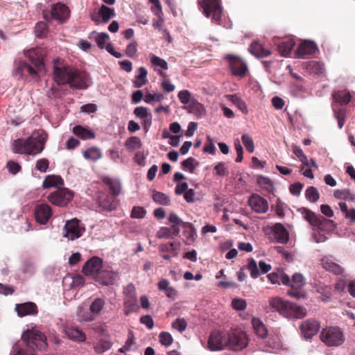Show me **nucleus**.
Wrapping results in <instances>:
<instances>
[{"mask_svg":"<svg viewBox=\"0 0 355 355\" xmlns=\"http://www.w3.org/2000/svg\"><path fill=\"white\" fill-rule=\"evenodd\" d=\"M24 55L31 62V66L22 60L15 62L14 73L19 78H23L27 75L32 79L37 80L40 74L46 73L44 58L46 55V51L42 47H37L24 51Z\"/></svg>","mask_w":355,"mask_h":355,"instance_id":"f257e3e1","label":"nucleus"},{"mask_svg":"<svg viewBox=\"0 0 355 355\" xmlns=\"http://www.w3.org/2000/svg\"><path fill=\"white\" fill-rule=\"evenodd\" d=\"M46 137L43 130L34 132L26 139H18L13 142L15 153L36 155L44 150Z\"/></svg>","mask_w":355,"mask_h":355,"instance_id":"f03ea898","label":"nucleus"},{"mask_svg":"<svg viewBox=\"0 0 355 355\" xmlns=\"http://www.w3.org/2000/svg\"><path fill=\"white\" fill-rule=\"evenodd\" d=\"M302 214L306 220L313 227L318 228L313 235L315 241L316 243L324 242L327 238L324 234H321L319 230H324V227L328 225H333V220L326 219L322 216L316 215L314 212L308 209H304Z\"/></svg>","mask_w":355,"mask_h":355,"instance_id":"7ed1b4c3","label":"nucleus"},{"mask_svg":"<svg viewBox=\"0 0 355 355\" xmlns=\"http://www.w3.org/2000/svg\"><path fill=\"white\" fill-rule=\"evenodd\" d=\"M321 340L329 347L341 345L345 341V336L338 327H329L322 330L320 335Z\"/></svg>","mask_w":355,"mask_h":355,"instance_id":"20e7f679","label":"nucleus"},{"mask_svg":"<svg viewBox=\"0 0 355 355\" xmlns=\"http://www.w3.org/2000/svg\"><path fill=\"white\" fill-rule=\"evenodd\" d=\"M22 339L31 349L42 350L47 347L45 336L37 330H27L22 334Z\"/></svg>","mask_w":355,"mask_h":355,"instance_id":"39448f33","label":"nucleus"},{"mask_svg":"<svg viewBox=\"0 0 355 355\" xmlns=\"http://www.w3.org/2000/svg\"><path fill=\"white\" fill-rule=\"evenodd\" d=\"M53 67L55 82L59 85L68 84L71 78L73 68L63 65L62 60L59 58L54 60Z\"/></svg>","mask_w":355,"mask_h":355,"instance_id":"423d86ee","label":"nucleus"},{"mask_svg":"<svg viewBox=\"0 0 355 355\" xmlns=\"http://www.w3.org/2000/svg\"><path fill=\"white\" fill-rule=\"evenodd\" d=\"M199 4L207 17L211 16V20L219 24L223 10L218 0H202Z\"/></svg>","mask_w":355,"mask_h":355,"instance_id":"0eeeda50","label":"nucleus"},{"mask_svg":"<svg viewBox=\"0 0 355 355\" xmlns=\"http://www.w3.org/2000/svg\"><path fill=\"white\" fill-rule=\"evenodd\" d=\"M227 347L233 351H241L248 344L246 334L242 331H233L227 334Z\"/></svg>","mask_w":355,"mask_h":355,"instance_id":"6e6552de","label":"nucleus"},{"mask_svg":"<svg viewBox=\"0 0 355 355\" xmlns=\"http://www.w3.org/2000/svg\"><path fill=\"white\" fill-rule=\"evenodd\" d=\"M83 224L76 218L67 220L63 229V236L69 240H75L85 232Z\"/></svg>","mask_w":355,"mask_h":355,"instance_id":"1a4fd4ad","label":"nucleus"},{"mask_svg":"<svg viewBox=\"0 0 355 355\" xmlns=\"http://www.w3.org/2000/svg\"><path fill=\"white\" fill-rule=\"evenodd\" d=\"M227 334L224 332L215 330L211 332L207 342V346L211 351H219L227 347Z\"/></svg>","mask_w":355,"mask_h":355,"instance_id":"9d476101","label":"nucleus"},{"mask_svg":"<svg viewBox=\"0 0 355 355\" xmlns=\"http://www.w3.org/2000/svg\"><path fill=\"white\" fill-rule=\"evenodd\" d=\"M225 59L228 61L232 74L239 78L245 76L248 71L246 63L239 56L232 54L226 55Z\"/></svg>","mask_w":355,"mask_h":355,"instance_id":"9b49d317","label":"nucleus"},{"mask_svg":"<svg viewBox=\"0 0 355 355\" xmlns=\"http://www.w3.org/2000/svg\"><path fill=\"white\" fill-rule=\"evenodd\" d=\"M73 198V193L67 189H58L51 193L49 197V200L58 206H64L67 205Z\"/></svg>","mask_w":355,"mask_h":355,"instance_id":"f8f14e48","label":"nucleus"},{"mask_svg":"<svg viewBox=\"0 0 355 355\" xmlns=\"http://www.w3.org/2000/svg\"><path fill=\"white\" fill-rule=\"evenodd\" d=\"M269 304L272 308L284 317L289 318L291 316V310L293 307V302L284 300L279 297H273L270 300Z\"/></svg>","mask_w":355,"mask_h":355,"instance_id":"ddd939ff","label":"nucleus"},{"mask_svg":"<svg viewBox=\"0 0 355 355\" xmlns=\"http://www.w3.org/2000/svg\"><path fill=\"white\" fill-rule=\"evenodd\" d=\"M102 260L96 257H94L88 260L83 266L82 271L87 276H96L97 279L98 273L102 270Z\"/></svg>","mask_w":355,"mask_h":355,"instance_id":"4468645a","label":"nucleus"},{"mask_svg":"<svg viewBox=\"0 0 355 355\" xmlns=\"http://www.w3.org/2000/svg\"><path fill=\"white\" fill-rule=\"evenodd\" d=\"M320 324L318 321L309 319L302 322L300 329L302 336L306 338H311L315 336L320 329Z\"/></svg>","mask_w":355,"mask_h":355,"instance_id":"2eb2a0df","label":"nucleus"},{"mask_svg":"<svg viewBox=\"0 0 355 355\" xmlns=\"http://www.w3.org/2000/svg\"><path fill=\"white\" fill-rule=\"evenodd\" d=\"M168 222L171 227H163L157 233V237L171 238L175 236L178 232V215L175 213H171L168 217Z\"/></svg>","mask_w":355,"mask_h":355,"instance_id":"dca6fc26","label":"nucleus"},{"mask_svg":"<svg viewBox=\"0 0 355 355\" xmlns=\"http://www.w3.org/2000/svg\"><path fill=\"white\" fill-rule=\"evenodd\" d=\"M180 227L182 232V241L187 245H191L196 240V232L195 228L189 223H185L179 218V232Z\"/></svg>","mask_w":355,"mask_h":355,"instance_id":"f3484780","label":"nucleus"},{"mask_svg":"<svg viewBox=\"0 0 355 355\" xmlns=\"http://www.w3.org/2000/svg\"><path fill=\"white\" fill-rule=\"evenodd\" d=\"M70 10L69 8L61 3L52 6L51 10V17L59 23L64 22L69 17Z\"/></svg>","mask_w":355,"mask_h":355,"instance_id":"a211bd4d","label":"nucleus"},{"mask_svg":"<svg viewBox=\"0 0 355 355\" xmlns=\"http://www.w3.org/2000/svg\"><path fill=\"white\" fill-rule=\"evenodd\" d=\"M88 76L83 71H79L73 69L71 78L69 82V85L71 87L77 89H86L88 87Z\"/></svg>","mask_w":355,"mask_h":355,"instance_id":"6ab92c4d","label":"nucleus"},{"mask_svg":"<svg viewBox=\"0 0 355 355\" xmlns=\"http://www.w3.org/2000/svg\"><path fill=\"white\" fill-rule=\"evenodd\" d=\"M252 209L259 214H264L268 210V201L258 194H252L248 200Z\"/></svg>","mask_w":355,"mask_h":355,"instance_id":"aec40b11","label":"nucleus"},{"mask_svg":"<svg viewBox=\"0 0 355 355\" xmlns=\"http://www.w3.org/2000/svg\"><path fill=\"white\" fill-rule=\"evenodd\" d=\"M317 51V45L313 42L305 40L297 47L295 54L298 58H305L307 55L315 53Z\"/></svg>","mask_w":355,"mask_h":355,"instance_id":"412c9836","label":"nucleus"},{"mask_svg":"<svg viewBox=\"0 0 355 355\" xmlns=\"http://www.w3.org/2000/svg\"><path fill=\"white\" fill-rule=\"evenodd\" d=\"M182 109L187 110L188 113L195 115L197 118L202 117L205 112L204 106L194 97L189 100L188 103H184Z\"/></svg>","mask_w":355,"mask_h":355,"instance_id":"4be33fe9","label":"nucleus"},{"mask_svg":"<svg viewBox=\"0 0 355 355\" xmlns=\"http://www.w3.org/2000/svg\"><path fill=\"white\" fill-rule=\"evenodd\" d=\"M52 214L51 207L48 205L42 204L37 207L35 211L36 220L40 224H45Z\"/></svg>","mask_w":355,"mask_h":355,"instance_id":"5701e85b","label":"nucleus"},{"mask_svg":"<svg viewBox=\"0 0 355 355\" xmlns=\"http://www.w3.org/2000/svg\"><path fill=\"white\" fill-rule=\"evenodd\" d=\"M15 311L19 316L23 317L27 315L36 314L37 313V308L33 302H26L16 304Z\"/></svg>","mask_w":355,"mask_h":355,"instance_id":"b1692460","label":"nucleus"},{"mask_svg":"<svg viewBox=\"0 0 355 355\" xmlns=\"http://www.w3.org/2000/svg\"><path fill=\"white\" fill-rule=\"evenodd\" d=\"M275 238L279 243H286L289 239L288 230L282 223H276L272 228Z\"/></svg>","mask_w":355,"mask_h":355,"instance_id":"393cba45","label":"nucleus"},{"mask_svg":"<svg viewBox=\"0 0 355 355\" xmlns=\"http://www.w3.org/2000/svg\"><path fill=\"white\" fill-rule=\"evenodd\" d=\"M322 266L325 270L332 272L336 275H342L344 272V269L339 264L328 257H324L322 259Z\"/></svg>","mask_w":355,"mask_h":355,"instance_id":"a878e982","label":"nucleus"},{"mask_svg":"<svg viewBox=\"0 0 355 355\" xmlns=\"http://www.w3.org/2000/svg\"><path fill=\"white\" fill-rule=\"evenodd\" d=\"M117 277V273L114 271L107 269H103L98 273V277L96 279L101 281L104 285H110L114 284Z\"/></svg>","mask_w":355,"mask_h":355,"instance_id":"bb28decb","label":"nucleus"},{"mask_svg":"<svg viewBox=\"0 0 355 355\" xmlns=\"http://www.w3.org/2000/svg\"><path fill=\"white\" fill-rule=\"evenodd\" d=\"M268 278L272 284H282L286 286L290 285L291 280L289 277L283 272L279 271L278 272H272L268 275Z\"/></svg>","mask_w":355,"mask_h":355,"instance_id":"cd10ccee","label":"nucleus"},{"mask_svg":"<svg viewBox=\"0 0 355 355\" xmlns=\"http://www.w3.org/2000/svg\"><path fill=\"white\" fill-rule=\"evenodd\" d=\"M249 51L257 58H266L271 54L270 50L257 42L251 44Z\"/></svg>","mask_w":355,"mask_h":355,"instance_id":"c85d7f7f","label":"nucleus"},{"mask_svg":"<svg viewBox=\"0 0 355 355\" xmlns=\"http://www.w3.org/2000/svg\"><path fill=\"white\" fill-rule=\"evenodd\" d=\"M134 114L137 117L144 119L146 129L151 125L152 115L146 107L143 106L137 107L134 110Z\"/></svg>","mask_w":355,"mask_h":355,"instance_id":"c756f323","label":"nucleus"},{"mask_svg":"<svg viewBox=\"0 0 355 355\" xmlns=\"http://www.w3.org/2000/svg\"><path fill=\"white\" fill-rule=\"evenodd\" d=\"M332 97L335 103L342 105H347L352 99V96L347 90H338L334 92Z\"/></svg>","mask_w":355,"mask_h":355,"instance_id":"7c9ffc66","label":"nucleus"},{"mask_svg":"<svg viewBox=\"0 0 355 355\" xmlns=\"http://www.w3.org/2000/svg\"><path fill=\"white\" fill-rule=\"evenodd\" d=\"M295 44V42L292 38H288L282 40L277 44L278 51L282 55L287 56L290 53Z\"/></svg>","mask_w":355,"mask_h":355,"instance_id":"2f4dec72","label":"nucleus"},{"mask_svg":"<svg viewBox=\"0 0 355 355\" xmlns=\"http://www.w3.org/2000/svg\"><path fill=\"white\" fill-rule=\"evenodd\" d=\"M83 155L87 160L96 162L102 157V152L98 147H91L83 150Z\"/></svg>","mask_w":355,"mask_h":355,"instance_id":"473e14b6","label":"nucleus"},{"mask_svg":"<svg viewBox=\"0 0 355 355\" xmlns=\"http://www.w3.org/2000/svg\"><path fill=\"white\" fill-rule=\"evenodd\" d=\"M77 318L80 322H92L96 319V316L89 309L87 310L81 306L78 308Z\"/></svg>","mask_w":355,"mask_h":355,"instance_id":"72a5a7b5","label":"nucleus"},{"mask_svg":"<svg viewBox=\"0 0 355 355\" xmlns=\"http://www.w3.org/2000/svg\"><path fill=\"white\" fill-rule=\"evenodd\" d=\"M65 334L70 339L77 342H84L85 340V334L78 328L68 327L65 329Z\"/></svg>","mask_w":355,"mask_h":355,"instance_id":"f704fd0d","label":"nucleus"},{"mask_svg":"<svg viewBox=\"0 0 355 355\" xmlns=\"http://www.w3.org/2000/svg\"><path fill=\"white\" fill-rule=\"evenodd\" d=\"M147 74L148 71L145 67H141L138 69V74L135 76L134 80L135 87L139 88L147 84Z\"/></svg>","mask_w":355,"mask_h":355,"instance_id":"c9c22d12","label":"nucleus"},{"mask_svg":"<svg viewBox=\"0 0 355 355\" xmlns=\"http://www.w3.org/2000/svg\"><path fill=\"white\" fill-rule=\"evenodd\" d=\"M252 324L254 332L259 337L264 338L267 336L268 331L263 323L259 318H253L252 320Z\"/></svg>","mask_w":355,"mask_h":355,"instance_id":"e433bc0d","label":"nucleus"},{"mask_svg":"<svg viewBox=\"0 0 355 355\" xmlns=\"http://www.w3.org/2000/svg\"><path fill=\"white\" fill-rule=\"evenodd\" d=\"M73 132L83 139H90L95 137V134L90 130L81 125H76L73 128Z\"/></svg>","mask_w":355,"mask_h":355,"instance_id":"4c0bfd02","label":"nucleus"},{"mask_svg":"<svg viewBox=\"0 0 355 355\" xmlns=\"http://www.w3.org/2000/svg\"><path fill=\"white\" fill-rule=\"evenodd\" d=\"M63 184V180L59 175H48L43 181V187L45 189L58 187Z\"/></svg>","mask_w":355,"mask_h":355,"instance_id":"58836bf2","label":"nucleus"},{"mask_svg":"<svg viewBox=\"0 0 355 355\" xmlns=\"http://www.w3.org/2000/svg\"><path fill=\"white\" fill-rule=\"evenodd\" d=\"M158 288L161 291H164L166 295L171 300H175L176 291L174 288L169 287V282L166 279H162L158 284Z\"/></svg>","mask_w":355,"mask_h":355,"instance_id":"ea45409f","label":"nucleus"},{"mask_svg":"<svg viewBox=\"0 0 355 355\" xmlns=\"http://www.w3.org/2000/svg\"><path fill=\"white\" fill-rule=\"evenodd\" d=\"M334 196L336 198L344 200H355V195L348 189H336L334 191Z\"/></svg>","mask_w":355,"mask_h":355,"instance_id":"a19ab883","label":"nucleus"},{"mask_svg":"<svg viewBox=\"0 0 355 355\" xmlns=\"http://www.w3.org/2000/svg\"><path fill=\"white\" fill-rule=\"evenodd\" d=\"M99 206L105 210L111 211L115 208L116 205L114 203L112 197L103 195L99 198Z\"/></svg>","mask_w":355,"mask_h":355,"instance_id":"79ce46f5","label":"nucleus"},{"mask_svg":"<svg viewBox=\"0 0 355 355\" xmlns=\"http://www.w3.org/2000/svg\"><path fill=\"white\" fill-rule=\"evenodd\" d=\"M105 304L104 299L97 297L94 299L89 306V310L93 313L94 315H98L101 313Z\"/></svg>","mask_w":355,"mask_h":355,"instance_id":"37998d69","label":"nucleus"},{"mask_svg":"<svg viewBox=\"0 0 355 355\" xmlns=\"http://www.w3.org/2000/svg\"><path fill=\"white\" fill-rule=\"evenodd\" d=\"M231 102L236 105L243 114H247L248 112V107L244 101H243L238 95L233 94L230 96Z\"/></svg>","mask_w":355,"mask_h":355,"instance_id":"c03bdc74","label":"nucleus"},{"mask_svg":"<svg viewBox=\"0 0 355 355\" xmlns=\"http://www.w3.org/2000/svg\"><path fill=\"white\" fill-rule=\"evenodd\" d=\"M181 165L184 171L193 173L196 168L198 166V162L195 158L191 157L184 160Z\"/></svg>","mask_w":355,"mask_h":355,"instance_id":"a18cd8bd","label":"nucleus"},{"mask_svg":"<svg viewBox=\"0 0 355 355\" xmlns=\"http://www.w3.org/2000/svg\"><path fill=\"white\" fill-rule=\"evenodd\" d=\"M152 198L153 200L162 205H168L170 204L169 197L164 193L159 191H153Z\"/></svg>","mask_w":355,"mask_h":355,"instance_id":"49530a36","label":"nucleus"},{"mask_svg":"<svg viewBox=\"0 0 355 355\" xmlns=\"http://www.w3.org/2000/svg\"><path fill=\"white\" fill-rule=\"evenodd\" d=\"M292 309L291 310V316L289 318H302L306 315V309L296 304L293 303Z\"/></svg>","mask_w":355,"mask_h":355,"instance_id":"de8ad7c7","label":"nucleus"},{"mask_svg":"<svg viewBox=\"0 0 355 355\" xmlns=\"http://www.w3.org/2000/svg\"><path fill=\"white\" fill-rule=\"evenodd\" d=\"M257 183L261 188L266 189L268 192H272L273 190V183L268 178L262 175L258 176Z\"/></svg>","mask_w":355,"mask_h":355,"instance_id":"09e8293b","label":"nucleus"},{"mask_svg":"<svg viewBox=\"0 0 355 355\" xmlns=\"http://www.w3.org/2000/svg\"><path fill=\"white\" fill-rule=\"evenodd\" d=\"M99 15L104 22H107L111 18L114 17L115 13L113 8L103 5L99 9Z\"/></svg>","mask_w":355,"mask_h":355,"instance_id":"8fccbe9b","label":"nucleus"},{"mask_svg":"<svg viewBox=\"0 0 355 355\" xmlns=\"http://www.w3.org/2000/svg\"><path fill=\"white\" fill-rule=\"evenodd\" d=\"M137 309V302L135 297L132 296L125 302V314L128 315Z\"/></svg>","mask_w":355,"mask_h":355,"instance_id":"3c124183","label":"nucleus"},{"mask_svg":"<svg viewBox=\"0 0 355 355\" xmlns=\"http://www.w3.org/2000/svg\"><path fill=\"white\" fill-rule=\"evenodd\" d=\"M306 198L311 202H315L320 198V194L317 189L314 187H309L305 193Z\"/></svg>","mask_w":355,"mask_h":355,"instance_id":"603ef678","label":"nucleus"},{"mask_svg":"<svg viewBox=\"0 0 355 355\" xmlns=\"http://www.w3.org/2000/svg\"><path fill=\"white\" fill-rule=\"evenodd\" d=\"M334 116L338 121V128L342 129L345 122V110L343 108L336 109L334 107Z\"/></svg>","mask_w":355,"mask_h":355,"instance_id":"864d4df0","label":"nucleus"},{"mask_svg":"<svg viewBox=\"0 0 355 355\" xmlns=\"http://www.w3.org/2000/svg\"><path fill=\"white\" fill-rule=\"evenodd\" d=\"M95 40L100 49H105L106 45L109 44L110 37L107 33H101L96 35Z\"/></svg>","mask_w":355,"mask_h":355,"instance_id":"5fc2aeb1","label":"nucleus"},{"mask_svg":"<svg viewBox=\"0 0 355 355\" xmlns=\"http://www.w3.org/2000/svg\"><path fill=\"white\" fill-rule=\"evenodd\" d=\"M214 175L224 177L229 174V171L226 166L225 162H220L218 163L214 168Z\"/></svg>","mask_w":355,"mask_h":355,"instance_id":"6e6d98bb","label":"nucleus"},{"mask_svg":"<svg viewBox=\"0 0 355 355\" xmlns=\"http://www.w3.org/2000/svg\"><path fill=\"white\" fill-rule=\"evenodd\" d=\"M125 146L131 150H137L141 148V141L140 139L137 137H131L126 141Z\"/></svg>","mask_w":355,"mask_h":355,"instance_id":"4d7b16f0","label":"nucleus"},{"mask_svg":"<svg viewBox=\"0 0 355 355\" xmlns=\"http://www.w3.org/2000/svg\"><path fill=\"white\" fill-rule=\"evenodd\" d=\"M304 277L300 273H295L292 277V284L289 286L296 287V288H302L304 286Z\"/></svg>","mask_w":355,"mask_h":355,"instance_id":"13d9d810","label":"nucleus"},{"mask_svg":"<svg viewBox=\"0 0 355 355\" xmlns=\"http://www.w3.org/2000/svg\"><path fill=\"white\" fill-rule=\"evenodd\" d=\"M291 287V288L287 291L288 295L296 300L306 297V294L301 290V288Z\"/></svg>","mask_w":355,"mask_h":355,"instance_id":"bf43d9fd","label":"nucleus"},{"mask_svg":"<svg viewBox=\"0 0 355 355\" xmlns=\"http://www.w3.org/2000/svg\"><path fill=\"white\" fill-rule=\"evenodd\" d=\"M241 139L246 150L250 153H253L254 150V144L252 137L247 134H244L242 135Z\"/></svg>","mask_w":355,"mask_h":355,"instance_id":"052dcab7","label":"nucleus"},{"mask_svg":"<svg viewBox=\"0 0 355 355\" xmlns=\"http://www.w3.org/2000/svg\"><path fill=\"white\" fill-rule=\"evenodd\" d=\"M248 269L250 272V276L253 279H256L259 275V271L257 263L254 259H250L248 260Z\"/></svg>","mask_w":355,"mask_h":355,"instance_id":"680f3d73","label":"nucleus"},{"mask_svg":"<svg viewBox=\"0 0 355 355\" xmlns=\"http://www.w3.org/2000/svg\"><path fill=\"white\" fill-rule=\"evenodd\" d=\"M150 61L154 66L159 67L164 69H168L167 62L164 59L160 58L159 57L153 54H150Z\"/></svg>","mask_w":355,"mask_h":355,"instance_id":"e2e57ef3","label":"nucleus"},{"mask_svg":"<svg viewBox=\"0 0 355 355\" xmlns=\"http://www.w3.org/2000/svg\"><path fill=\"white\" fill-rule=\"evenodd\" d=\"M159 342L161 343V344L166 347L170 346L173 342V338L172 336L168 332H165V331L162 332L159 334Z\"/></svg>","mask_w":355,"mask_h":355,"instance_id":"0e129e2a","label":"nucleus"},{"mask_svg":"<svg viewBox=\"0 0 355 355\" xmlns=\"http://www.w3.org/2000/svg\"><path fill=\"white\" fill-rule=\"evenodd\" d=\"M112 347V343L107 340H101L95 347V351L101 354L108 350Z\"/></svg>","mask_w":355,"mask_h":355,"instance_id":"69168bd1","label":"nucleus"},{"mask_svg":"<svg viewBox=\"0 0 355 355\" xmlns=\"http://www.w3.org/2000/svg\"><path fill=\"white\" fill-rule=\"evenodd\" d=\"M232 308L237 311H243L247 306L246 301L241 298H235L232 301Z\"/></svg>","mask_w":355,"mask_h":355,"instance_id":"338daca9","label":"nucleus"},{"mask_svg":"<svg viewBox=\"0 0 355 355\" xmlns=\"http://www.w3.org/2000/svg\"><path fill=\"white\" fill-rule=\"evenodd\" d=\"M163 98V95L159 93H155L153 94L148 93L144 96V101L147 103H151L153 102H159Z\"/></svg>","mask_w":355,"mask_h":355,"instance_id":"774afa93","label":"nucleus"}]
</instances>
